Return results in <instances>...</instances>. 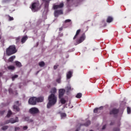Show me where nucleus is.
<instances>
[{"label":"nucleus","instance_id":"obj_45","mask_svg":"<svg viewBox=\"0 0 131 131\" xmlns=\"http://www.w3.org/2000/svg\"><path fill=\"white\" fill-rule=\"evenodd\" d=\"M16 104H18V103H19V101H16Z\"/></svg>","mask_w":131,"mask_h":131},{"label":"nucleus","instance_id":"obj_6","mask_svg":"<svg viewBox=\"0 0 131 131\" xmlns=\"http://www.w3.org/2000/svg\"><path fill=\"white\" fill-rule=\"evenodd\" d=\"M57 102V100L56 99H49V101L47 104V108H51L53 105H55L56 102Z\"/></svg>","mask_w":131,"mask_h":131},{"label":"nucleus","instance_id":"obj_43","mask_svg":"<svg viewBox=\"0 0 131 131\" xmlns=\"http://www.w3.org/2000/svg\"><path fill=\"white\" fill-rule=\"evenodd\" d=\"M90 124H91V122L88 121V124L87 125H90Z\"/></svg>","mask_w":131,"mask_h":131},{"label":"nucleus","instance_id":"obj_11","mask_svg":"<svg viewBox=\"0 0 131 131\" xmlns=\"http://www.w3.org/2000/svg\"><path fill=\"white\" fill-rule=\"evenodd\" d=\"M118 112V110L117 109H113L112 111L110 112V114H117Z\"/></svg>","mask_w":131,"mask_h":131},{"label":"nucleus","instance_id":"obj_38","mask_svg":"<svg viewBox=\"0 0 131 131\" xmlns=\"http://www.w3.org/2000/svg\"><path fill=\"white\" fill-rule=\"evenodd\" d=\"M57 68H58V66H54V69L56 70V69H57Z\"/></svg>","mask_w":131,"mask_h":131},{"label":"nucleus","instance_id":"obj_35","mask_svg":"<svg viewBox=\"0 0 131 131\" xmlns=\"http://www.w3.org/2000/svg\"><path fill=\"white\" fill-rule=\"evenodd\" d=\"M20 130V127H15V131L19 130Z\"/></svg>","mask_w":131,"mask_h":131},{"label":"nucleus","instance_id":"obj_8","mask_svg":"<svg viewBox=\"0 0 131 131\" xmlns=\"http://www.w3.org/2000/svg\"><path fill=\"white\" fill-rule=\"evenodd\" d=\"M19 121V120H18V118H16L15 120L14 119H10V120H8L6 121L5 123L4 124H8L9 123H15L16 122H18Z\"/></svg>","mask_w":131,"mask_h":131},{"label":"nucleus","instance_id":"obj_9","mask_svg":"<svg viewBox=\"0 0 131 131\" xmlns=\"http://www.w3.org/2000/svg\"><path fill=\"white\" fill-rule=\"evenodd\" d=\"M84 39H85V36L83 35L80 37L79 40L77 41V42L75 43V46H77V45H78L79 43H81V42H82V41H83Z\"/></svg>","mask_w":131,"mask_h":131},{"label":"nucleus","instance_id":"obj_32","mask_svg":"<svg viewBox=\"0 0 131 131\" xmlns=\"http://www.w3.org/2000/svg\"><path fill=\"white\" fill-rule=\"evenodd\" d=\"M61 116L62 118L66 117L67 115L65 113H62V114H61Z\"/></svg>","mask_w":131,"mask_h":131},{"label":"nucleus","instance_id":"obj_10","mask_svg":"<svg viewBox=\"0 0 131 131\" xmlns=\"http://www.w3.org/2000/svg\"><path fill=\"white\" fill-rule=\"evenodd\" d=\"M64 94H65V89H61L59 90V99H62L63 96H64Z\"/></svg>","mask_w":131,"mask_h":131},{"label":"nucleus","instance_id":"obj_50","mask_svg":"<svg viewBox=\"0 0 131 131\" xmlns=\"http://www.w3.org/2000/svg\"><path fill=\"white\" fill-rule=\"evenodd\" d=\"M80 1H82V0H80Z\"/></svg>","mask_w":131,"mask_h":131},{"label":"nucleus","instance_id":"obj_33","mask_svg":"<svg viewBox=\"0 0 131 131\" xmlns=\"http://www.w3.org/2000/svg\"><path fill=\"white\" fill-rule=\"evenodd\" d=\"M43 1V2H45V3H46V5H48V4H49V2H50V1L51 0H42Z\"/></svg>","mask_w":131,"mask_h":131},{"label":"nucleus","instance_id":"obj_27","mask_svg":"<svg viewBox=\"0 0 131 131\" xmlns=\"http://www.w3.org/2000/svg\"><path fill=\"white\" fill-rule=\"evenodd\" d=\"M60 103L61 104H65V103H66V100L64 99H60Z\"/></svg>","mask_w":131,"mask_h":131},{"label":"nucleus","instance_id":"obj_44","mask_svg":"<svg viewBox=\"0 0 131 131\" xmlns=\"http://www.w3.org/2000/svg\"><path fill=\"white\" fill-rule=\"evenodd\" d=\"M38 22H39L38 24H39V23L41 22V19L39 20Z\"/></svg>","mask_w":131,"mask_h":131},{"label":"nucleus","instance_id":"obj_3","mask_svg":"<svg viewBox=\"0 0 131 131\" xmlns=\"http://www.w3.org/2000/svg\"><path fill=\"white\" fill-rule=\"evenodd\" d=\"M36 102L39 103V102H43L42 99H30L29 100V103L30 105H36Z\"/></svg>","mask_w":131,"mask_h":131},{"label":"nucleus","instance_id":"obj_24","mask_svg":"<svg viewBox=\"0 0 131 131\" xmlns=\"http://www.w3.org/2000/svg\"><path fill=\"white\" fill-rule=\"evenodd\" d=\"M82 96V94H81V93H78L76 96V98H77L78 99H80Z\"/></svg>","mask_w":131,"mask_h":131},{"label":"nucleus","instance_id":"obj_2","mask_svg":"<svg viewBox=\"0 0 131 131\" xmlns=\"http://www.w3.org/2000/svg\"><path fill=\"white\" fill-rule=\"evenodd\" d=\"M17 53V50L16 49V47L15 46L12 45L10 46L7 50H6V54L8 56H11V55H13Z\"/></svg>","mask_w":131,"mask_h":131},{"label":"nucleus","instance_id":"obj_13","mask_svg":"<svg viewBox=\"0 0 131 131\" xmlns=\"http://www.w3.org/2000/svg\"><path fill=\"white\" fill-rule=\"evenodd\" d=\"M9 94H13L14 95H17L18 94L16 91H13V90L12 89V88L9 89Z\"/></svg>","mask_w":131,"mask_h":131},{"label":"nucleus","instance_id":"obj_17","mask_svg":"<svg viewBox=\"0 0 131 131\" xmlns=\"http://www.w3.org/2000/svg\"><path fill=\"white\" fill-rule=\"evenodd\" d=\"M15 58H16L15 56H11L9 59H8V61L9 62H13V61H14V59H15Z\"/></svg>","mask_w":131,"mask_h":131},{"label":"nucleus","instance_id":"obj_37","mask_svg":"<svg viewBox=\"0 0 131 131\" xmlns=\"http://www.w3.org/2000/svg\"><path fill=\"white\" fill-rule=\"evenodd\" d=\"M27 128H28V127H27V126H25L23 127V129L24 130H26V129H27Z\"/></svg>","mask_w":131,"mask_h":131},{"label":"nucleus","instance_id":"obj_25","mask_svg":"<svg viewBox=\"0 0 131 131\" xmlns=\"http://www.w3.org/2000/svg\"><path fill=\"white\" fill-rule=\"evenodd\" d=\"M66 90L67 91V92L71 91V86L70 85H68L67 88H66Z\"/></svg>","mask_w":131,"mask_h":131},{"label":"nucleus","instance_id":"obj_30","mask_svg":"<svg viewBox=\"0 0 131 131\" xmlns=\"http://www.w3.org/2000/svg\"><path fill=\"white\" fill-rule=\"evenodd\" d=\"M127 112L128 114H129V113H130V108H129V107H127Z\"/></svg>","mask_w":131,"mask_h":131},{"label":"nucleus","instance_id":"obj_46","mask_svg":"<svg viewBox=\"0 0 131 131\" xmlns=\"http://www.w3.org/2000/svg\"><path fill=\"white\" fill-rule=\"evenodd\" d=\"M2 74L1 73H0V77L2 76Z\"/></svg>","mask_w":131,"mask_h":131},{"label":"nucleus","instance_id":"obj_48","mask_svg":"<svg viewBox=\"0 0 131 131\" xmlns=\"http://www.w3.org/2000/svg\"><path fill=\"white\" fill-rule=\"evenodd\" d=\"M12 85H11V86H11V88H12Z\"/></svg>","mask_w":131,"mask_h":131},{"label":"nucleus","instance_id":"obj_42","mask_svg":"<svg viewBox=\"0 0 131 131\" xmlns=\"http://www.w3.org/2000/svg\"><path fill=\"white\" fill-rule=\"evenodd\" d=\"M62 30H63V28H59L60 31H62Z\"/></svg>","mask_w":131,"mask_h":131},{"label":"nucleus","instance_id":"obj_4","mask_svg":"<svg viewBox=\"0 0 131 131\" xmlns=\"http://www.w3.org/2000/svg\"><path fill=\"white\" fill-rule=\"evenodd\" d=\"M57 93V89L53 88L51 90V94L49 96L48 99H56L55 94Z\"/></svg>","mask_w":131,"mask_h":131},{"label":"nucleus","instance_id":"obj_29","mask_svg":"<svg viewBox=\"0 0 131 131\" xmlns=\"http://www.w3.org/2000/svg\"><path fill=\"white\" fill-rule=\"evenodd\" d=\"M98 110H100V108H95L94 110V113H97Z\"/></svg>","mask_w":131,"mask_h":131},{"label":"nucleus","instance_id":"obj_28","mask_svg":"<svg viewBox=\"0 0 131 131\" xmlns=\"http://www.w3.org/2000/svg\"><path fill=\"white\" fill-rule=\"evenodd\" d=\"M56 82H58V83H61V77H60L56 80Z\"/></svg>","mask_w":131,"mask_h":131},{"label":"nucleus","instance_id":"obj_16","mask_svg":"<svg viewBox=\"0 0 131 131\" xmlns=\"http://www.w3.org/2000/svg\"><path fill=\"white\" fill-rule=\"evenodd\" d=\"M80 32V30H78L76 33L75 35L74 36L73 39H75L76 37H77V35L79 34V33Z\"/></svg>","mask_w":131,"mask_h":131},{"label":"nucleus","instance_id":"obj_47","mask_svg":"<svg viewBox=\"0 0 131 131\" xmlns=\"http://www.w3.org/2000/svg\"><path fill=\"white\" fill-rule=\"evenodd\" d=\"M2 38V37L0 36V39Z\"/></svg>","mask_w":131,"mask_h":131},{"label":"nucleus","instance_id":"obj_19","mask_svg":"<svg viewBox=\"0 0 131 131\" xmlns=\"http://www.w3.org/2000/svg\"><path fill=\"white\" fill-rule=\"evenodd\" d=\"M8 69L9 70H14L15 69V67H14V66H9L8 67Z\"/></svg>","mask_w":131,"mask_h":131},{"label":"nucleus","instance_id":"obj_23","mask_svg":"<svg viewBox=\"0 0 131 131\" xmlns=\"http://www.w3.org/2000/svg\"><path fill=\"white\" fill-rule=\"evenodd\" d=\"M12 114H13V113H12V111H11V110H9L7 115V117H10L12 115Z\"/></svg>","mask_w":131,"mask_h":131},{"label":"nucleus","instance_id":"obj_34","mask_svg":"<svg viewBox=\"0 0 131 131\" xmlns=\"http://www.w3.org/2000/svg\"><path fill=\"white\" fill-rule=\"evenodd\" d=\"M69 22H71V19H67L65 20V23H68Z\"/></svg>","mask_w":131,"mask_h":131},{"label":"nucleus","instance_id":"obj_26","mask_svg":"<svg viewBox=\"0 0 131 131\" xmlns=\"http://www.w3.org/2000/svg\"><path fill=\"white\" fill-rule=\"evenodd\" d=\"M18 78V75H14L13 76H12V79L13 81L15 80V78Z\"/></svg>","mask_w":131,"mask_h":131},{"label":"nucleus","instance_id":"obj_20","mask_svg":"<svg viewBox=\"0 0 131 131\" xmlns=\"http://www.w3.org/2000/svg\"><path fill=\"white\" fill-rule=\"evenodd\" d=\"M8 128H9V126L8 125L4 126L2 127V130H7Z\"/></svg>","mask_w":131,"mask_h":131},{"label":"nucleus","instance_id":"obj_15","mask_svg":"<svg viewBox=\"0 0 131 131\" xmlns=\"http://www.w3.org/2000/svg\"><path fill=\"white\" fill-rule=\"evenodd\" d=\"M72 75V73H71V71L69 72L67 74V78L68 79H69V78H71V76Z\"/></svg>","mask_w":131,"mask_h":131},{"label":"nucleus","instance_id":"obj_21","mask_svg":"<svg viewBox=\"0 0 131 131\" xmlns=\"http://www.w3.org/2000/svg\"><path fill=\"white\" fill-rule=\"evenodd\" d=\"M45 65V62L43 61H41L39 62V66H40V67H43Z\"/></svg>","mask_w":131,"mask_h":131},{"label":"nucleus","instance_id":"obj_31","mask_svg":"<svg viewBox=\"0 0 131 131\" xmlns=\"http://www.w3.org/2000/svg\"><path fill=\"white\" fill-rule=\"evenodd\" d=\"M30 99H43V97H41L40 98H36V97H33L30 98Z\"/></svg>","mask_w":131,"mask_h":131},{"label":"nucleus","instance_id":"obj_49","mask_svg":"<svg viewBox=\"0 0 131 131\" xmlns=\"http://www.w3.org/2000/svg\"><path fill=\"white\" fill-rule=\"evenodd\" d=\"M90 131H93L92 130H91Z\"/></svg>","mask_w":131,"mask_h":131},{"label":"nucleus","instance_id":"obj_41","mask_svg":"<svg viewBox=\"0 0 131 131\" xmlns=\"http://www.w3.org/2000/svg\"><path fill=\"white\" fill-rule=\"evenodd\" d=\"M8 1H9V0H4L3 2L4 3H7L8 2Z\"/></svg>","mask_w":131,"mask_h":131},{"label":"nucleus","instance_id":"obj_1","mask_svg":"<svg viewBox=\"0 0 131 131\" xmlns=\"http://www.w3.org/2000/svg\"><path fill=\"white\" fill-rule=\"evenodd\" d=\"M64 7V4L61 3L58 5H53V9L54 10H57L54 11V16L55 17H58L59 15H62L63 14V10L62 9L58 10V9H62Z\"/></svg>","mask_w":131,"mask_h":131},{"label":"nucleus","instance_id":"obj_12","mask_svg":"<svg viewBox=\"0 0 131 131\" xmlns=\"http://www.w3.org/2000/svg\"><path fill=\"white\" fill-rule=\"evenodd\" d=\"M27 39H28V37H27V36H24V37H23V38H21L22 43H24V42H25V41H26Z\"/></svg>","mask_w":131,"mask_h":131},{"label":"nucleus","instance_id":"obj_5","mask_svg":"<svg viewBox=\"0 0 131 131\" xmlns=\"http://www.w3.org/2000/svg\"><path fill=\"white\" fill-rule=\"evenodd\" d=\"M29 112L31 114H32V115H35V114L39 113V110L36 107H32L29 110Z\"/></svg>","mask_w":131,"mask_h":131},{"label":"nucleus","instance_id":"obj_36","mask_svg":"<svg viewBox=\"0 0 131 131\" xmlns=\"http://www.w3.org/2000/svg\"><path fill=\"white\" fill-rule=\"evenodd\" d=\"M9 21H12V20H14V18L11 16H9Z\"/></svg>","mask_w":131,"mask_h":131},{"label":"nucleus","instance_id":"obj_7","mask_svg":"<svg viewBox=\"0 0 131 131\" xmlns=\"http://www.w3.org/2000/svg\"><path fill=\"white\" fill-rule=\"evenodd\" d=\"M39 4L38 3H33L31 7L32 12H36L39 9Z\"/></svg>","mask_w":131,"mask_h":131},{"label":"nucleus","instance_id":"obj_14","mask_svg":"<svg viewBox=\"0 0 131 131\" xmlns=\"http://www.w3.org/2000/svg\"><path fill=\"white\" fill-rule=\"evenodd\" d=\"M112 21H113V18L110 16L107 17V19H106V22H107V23H111Z\"/></svg>","mask_w":131,"mask_h":131},{"label":"nucleus","instance_id":"obj_39","mask_svg":"<svg viewBox=\"0 0 131 131\" xmlns=\"http://www.w3.org/2000/svg\"><path fill=\"white\" fill-rule=\"evenodd\" d=\"M105 128H106V125H104V126L102 127V129H105Z\"/></svg>","mask_w":131,"mask_h":131},{"label":"nucleus","instance_id":"obj_18","mask_svg":"<svg viewBox=\"0 0 131 131\" xmlns=\"http://www.w3.org/2000/svg\"><path fill=\"white\" fill-rule=\"evenodd\" d=\"M15 65L17 67H21V62L18 61H16L15 62Z\"/></svg>","mask_w":131,"mask_h":131},{"label":"nucleus","instance_id":"obj_22","mask_svg":"<svg viewBox=\"0 0 131 131\" xmlns=\"http://www.w3.org/2000/svg\"><path fill=\"white\" fill-rule=\"evenodd\" d=\"M13 109L14 110H16V111H20V108H19V107L15 105L13 106Z\"/></svg>","mask_w":131,"mask_h":131},{"label":"nucleus","instance_id":"obj_40","mask_svg":"<svg viewBox=\"0 0 131 131\" xmlns=\"http://www.w3.org/2000/svg\"><path fill=\"white\" fill-rule=\"evenodd\" d=\"M20 39V37L16 38V40L18 41Z\"/></svg>","mask_w":131,"mask_h":131}]
</instances>
